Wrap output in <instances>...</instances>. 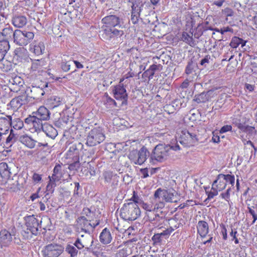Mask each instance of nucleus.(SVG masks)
<instances>
[{"mask_svg":"<svg viewBox=\"0 0 257 257\" xmlns=\"http://www.w3.org/2000/svg\"><path fill=\"white\" fill-rule=\"evenodd\" d=\"M140 215V209L135 203H124L120 210V217L126 221L135 220Z\"/></svg>","mask_w":257,"mask_h":257,"instance_id":"1","label":"nucleus"},{"mask_svg":"<svg viewBox=\"0 0 257 257\" xmlns=\"http://www.w3.org/2000/svg\"><path fill=\"white\" fill-rule=\"evenodd\" d=\"M27 230H23L22 234L25 239H30L32 237V235H37L40 233L39 228L40 223L37 218L34 215L26 216L24 218Z\"/></svg>","mask_w":257,"mask_h":257,"instance_id":"2","label":"nucleus"},{"mask_svg":"<svg viewBox=\"0 0 257 257\" xmlns=\"http://www.w3.org/2000/svg\"><path fill=\"white\" fill-rule=\"evenodd\" d=\"M170 151L169 146L165 144H158L153 149L150 155V162L155 163L156 162H163L165 161L169 156Z\"/></svg>","mask_w":257,"mask_h":257,"instance_id":"3","label":"nucleus"},{"mask_svg":"<svg viewBox=\"0 0 257 257\" xmlns=\"http://www.w3.org/2000/svg\"><path fill=\"white\" fill-rule=\"evenodd\" d=\"M105 139L103 129L100 127H96L88 133L86 144L88 146L94 147L103 142Z\"/></svg>","mask_w":257,"mask_h":257,"instance_id":"4","label":"nucleus"},{"mask_svg":"<svg viewBox=\"0 0 257 257\" xmlns=\"http://www.w3.org/2000/svg\"><path fill=\"white\" fill-rule=\"evenodd\" d=\"M101 22L105 27L125 28L122 18L115 15L114 12H113V14L110 13L109 15L103 18Z\"/></svg>","mask_w":257,"mask_h":257,"instance_id":"5","label":"nucleus"},{"mask_svg":"<svg viewBox=\"0 0 257 257\" xmlns=\"http://www.w3.org/2000/svg\"><path fill=\"white\" fill-rule=\"evenodd\" d=\"M34 37V34L32 32L16 30L14 33V43L19 46H26Z\"/></svg>","mask_w":257,"mask_h":257,"instance_id":"6","label":"nucleus"},{"mask_svg":"<svg viewBox=\"0 0 257 257\" xmlns=\"http://www.w3.org/2000/svg\"><path fill=\"white\" fill-rule=\"evenodd\" d=\"M93 243V236L91 233H88L81 234L80 237H77L74 243V245L78 249L85 248L86 251L90 252L92 249Z\"/></svg>","mask_w":257,"mask_h":257,"instance_id":"7","label":"nucleus"},{"mask_svg":"<svg viewBox=\"0 0 257 257\" xmlns=\"http://www.w3.org/2000/svg\"><path fill=\"white\" fill-rule=\"evenodd\" d=\"M64 249L61 244L52 243L45 246L41 252L43 257H58Z\"/></svg>","mask_w":257,"mask_h":257,"instance_id":"8","label":"nucleus"},{"mask_svg":"<svg viewBox=\"0 0 257 257\" xmlns=\"http://www.w3.org/2000/svg\"><path fill=\"white\" fill-rule=\"evenodd\" d=\"M50 90L48 87V83L45 82L41 87L32 86L31 88L27 89L26 92L27 94L26 95L34 99L38 100L41 99L44 94L48 93Z\"/></svg>","mask_w":257,"mask_h":257,"instance_id":"9","label":"nucleus"},{"mask_svg":"<svg viewBox=\"0 0 257 257\" xmlns=\"http://www.w3.org/2000/svg\"><path fill=\"white\" fill-rule=\"evenodd\" d=\"M112 92L115 99L122 100V105L127 104L128 95L122 84L114 86Z\"/></svg>","mask_w":257,"mask_h":257,"instance_id":"10","label":"nucleus"},{"mask_svg":"<svg viewBox=\"0 0 257 257\" xmlns=\"http://www.w3.org/2000/svg\"><path fill=\"white\" fill-rule=\"evenodd\" d=\"M83 145L81 143L71 144L66 153V158L72 160L79 159L80 152L82 150Z\"/></svg>","mask_w":257,"mask_h":257,"instance_id":"11","label":"nucleus"},{"mask_svg":"<svg viewBox=\"0 0 257 257\" xmlns=\"http://www.w3.org/2000/svg\"><path fill=\"white\" fill-rule=\"evenodd\" d=\"M146 220L149 221L152 226L155 228L159 227L164 222L165 217L160 216L158 213L146 212Z\"/></svg>","mask_w":257,"mask_h":257,"instance_id":"12","label":"nucleus"},{"mask_svg":"<svg viewBox=\"0 0 257 257\" xmlns=\"http://www.w3.org/2000/svg\"><path fill=\"white\" fill-rule=\"evenodd\" d=\"M32 114L35 115V117L40 125L43 124V120H49L50 117V111L44 106H40L36 111L33 112Z\"/></svg>","mask_w":257,"mask_h":257,"instance_id":"13","label":"nucleus"},{"mask_svg":"<svg viewBox=\"0 0 257 257\" xmlns=\"http://www.w3.org/2000/svg\"><path fill=\"white\" fill-rule=\"evenodd\" d=\"M28 98L26 95H19L12 99L9 105L14 110H17L23 105L27 103Z\"/></svg>","mask_w":257,"mask_h":257,"instance_id":"14","label":"nucleus"},{"mask_svg":"<svg viewBox=\"0 0 257 257\" xmlns=\"http://www.w3.org/2000/svg\"><path fill=\"white\" fill-rule=\"evenodd\" d=\"M42 130L45 134L50 138L54 139L58 135L57 130L51 124L44 123L40 125L38 131Z\"/></svg>","mask_w":257,"mask_h":257,"instance_id":"15","label":"nucleus"},{"mask_svg":"<svg viewBox=\"0 0 257 257\" xmlns=\"http://www.w3.org/2000/svg\"><path fill=\"white\" fill-rule=\"evenodd\" d=\"M12 234L6 229L0 231V244L1 247L9 246L12 241Z\"/></svg>","mask_w":257,"mask_h":257,"instance_id":"16","label":"nucleus"},{"mask_svg":"<svg viewBox=\"0 0 257 257\" xmlns=\"http://www.w3.org/2000/svg\"><path fill=\"white\" fill-rule=\"evenodd\" d=\"M162 68V66L160 64H153L151 65L148 69L146 70L142 74L143 78L146 80L148 78L150 80L153 78L155 72L160 71Z\"/></svg>","mask_w":257,"mask_h":257,"instance_id":"17","label":"nucleus"},{"mask_svg":"<svg viewBox=\"0 0 257 257\" xmlns=\"http://www.w3.org/2000/svg\"><path fill=\"white\" fill-rule=\"evenodd\" d=\"M137 154L138 159L134 161V163L140 165L143 164L146 161L148 157H150L151 155L150 152L145 147H143Z\"/></svg>","mask_w":257,"mask_h":257,"instance_id":"18","label":"nucleus"},{"mask_svg":"<svg viewBox=\"0 0 257 257\" xmlns=\"http://www.w3.org/2000/svg\"><path fill=\"white\" fill-rule=\"evenodd\" d=\"M12 124V116L0 117V131L7 134Z\"/></svg>","mask_w":257,"mask_h":257,"instance_id":"19","label":"nucleus"},{"mask_svg":"<svg viewBox=\"0 0 257 257\" xmlns=\"http://www.w3.org/2000/svg\"><path fill=\"white\" fill-rule=\"evenodd\" d=\"M46 61L42 59L32 60L31 70L33 72H43V69L46 68Z\"/></svg>","mask_w":257,"mask_h":257,"instance_id":"20","label":"nucleus"},{"mask_svg":"<svg viewBox=\"0 0 257 257\" xmlns=\"http://www.w3.org/2000/svg\"><path fill=\"white\" fill-rule=\"evenodd\" d=\"M112 236L111 231L107 228H104L99 235V240L103 244H107L112 241Z\"/></svg>","mask_w":257,"mask_h":257,"instance_id":"21","label":"nucleus"},{"mask_svg":"<svg viewBox=\"0 0 257 257\" xmlns=\"http://www.w3.org/2000/svg\"><path fill=\"white\" fill-rule=\"evenodd\" d=\"M12 24L17 28H21L25 26L27 23V18L22 15H15L13 17Z\"/></svg>","mask_w":257,"mask_h":257,"instance_id":"22","label":"nucleus"},{"mask_svg":"<svg viewBox=\"0 0 257 257\" xmlns=\"http://www.w3.org/2000/svg\"><path fill=\"white\" fill-rule=\"evenodd\" d=\"M197 232L201 237H205L209 232L208 223L203 220L199 221L197 225Z\"/></svg>","mask_w":257,"mask_h":257,"instance_id":"23","label":"nucleus"},{"mask_svg":"<svg viewBox=\"0 0 257 257\" xmlns=\"http://www.w3.org/2000/svg\"><path fill=\"white\" fill-rule=\"evenodd\" d=\"M212 93V91L211 90L206 92L204 91L200 94L195 95L193 100L198 103L206 102L211 98Z\"/></svg>","mask_w":257,"mask_h":257,"instance_id":"24","label":"nucleus"},{"mask_svg":"<svg viewBox=\"0 0 257 257\" xmlns=\"http://www.w3.org/2000/svg\"><path fill=\"white\" fill-rule=\"evenodd\" d=\"M15 33V31H13L12 27L7 25L6 26V27L3 29L2 32H0V39L8 40L12 38L13 36L14 39Z\"/></svg>","mask_w":257,"mask_h":257,"instance_id":"25","label":"nucleus"},{"mask_svg":"<svg viewBox=\"0 0 257 257\" xmlns=\"http://www.w3.org/2000/svg\"><path fill=\"white\" fill-rule=\"evenodd\" d=\"M71 57L67 55H63L61 63V68L63 71L67 72L70 70L71 66L73 65V61Z\"/></svg>","mask_w":257,"mask_h":257,"instance_id":"26","label":"nucleus"},{"mask_svg":"<svg viewBox=\"0 0 257 257\" xmlns=\"http://www.w3.org/2000/svg\"><path fill=\"white\" fill-rule=\"evenodd\" d=\"M19 140L23 144L30 149L35 147L36 141L27 135L21 136Z\"/></svg>","mask_w":257,"mask_h":257,"instance_id":"27","label":"nucleus"},{"mask_svg":"<svg viewBox=\"0 0 257 257\" xmlns=\"http://www.w3.org/2000/svg\"><path fill=\"white\" fill-rule=\"evenodd\" d=\"M61 168V166L60 164H57L53 169L52 176H49V178L53 181H59L62 177Z\"/></svg>","mask_w":257,"mask_h":257,"instance_id":"28","label":"nucleus"},{"mask_svg":"<svg viewBox=\"0 0 257 257\" xmlns=\"http://www.w3.org/2000/svg\"><path fill=\"white\" fill-rule=\"evenodd\" d=\"M62 99L55 95L50 96L47 100V104L54 108L59 106L62 103Z\"/></svg>","mask_w":257,"mask_h":257,"instance_id":"29","label":"nucleus"},{"mask_svg":"<svg viewBox=\"0 0 257 257\" xmlns=\"http://www.w3.org/2000/svg\"><path fill=\"white\" fill-rule=\"evenodd\" d=\"M191 134L188 131L183 132V135L180 138V143L185 147L192 146L191 145Z\"/></svg>","mask_w":257,"mask_h":257,"instance_id":"30","label":"nucleus"},{"mask_svg":"<svg viewBox=\"0 0 257 257\" xmlns=\"http://www.w3.org/2000/svg\"><path fill=\"white\" fill-rule=\"evenodd\" d=\"M0 175L2 178L5 179H8L11 177L10 169L7 163L5 162L0 163Z\"/></svg>","mask_w":257,"mask_h":257,"instance_id":"31","label":"nucleus"},{"mask_svg":"<svg viewBox=\"0 0 257 257\" xmlns=\"http://www.w3.org/2000/svg\"><path fill=\"white\" fill-rule=\"evenodd\" d=\"M25 122L28 124L33 126L35 128V131H38V129L40 127V124L37 120L35 115H29L28 117L25 118Z\"/></svg>","mask_w":257,"mask_h":257,"instance_id":"32","label":"nucleus"},{"mask_svg":"<svg viewBox=\"0 0 257 257\" xmlns=\"http://www.w3.org/2000/svg\"><path fill=\"white\" fill-rule=\"evenodd\" d=\"M82 213L88 218L89 222L94 221L97 219L98 215L96 214V211H92L89 208H84L82 210Z\"/></svg>","mask_w":257,"mask_h":257,"instance_id":"33","label":"nucleus"},{"mask_svg":"<svg viewBox=\"0 0 257 257\" xmlns=\"http://www.w3.org/2000/svg\"><path fill=\"white\" fill-rule=\"evenodd\" d=\"M174 193L175 191L173 190H165L164 189V195L163 200L167 202H175L176 200H174Z\"/></svg>","mask_w":257,"mask_h":257,"instance_id":"34","label":"nucleus"},{"mask_svg":"<svg viewBox=\"0 0 257 257\" xmlns=\"http://www.w3.org/2000/svg\"><path fill=\"white\" fill-rule=\"evenodd\" d=\"M196 65L195 63L193 62L192 61H189L188 62L187 65L186 67L185 73L188 76L190 75L189 76L190 78L193 79L194 78L193 75L196 76V73H195V68L196 67Z\"/></svg>","mask_w":257,"mask_h":257,"instance_id":"35","label":"nucleus"},{"mask_svg":"<svg viewBox=\"0 0 257 257\" xmlns=\"http://www.w3.org/2000/svg\"><path fill=\"white\" fill-rule=\"evenodd\" d=\"M181 39L182 41L192 47L196 45L195 41L193 39L192 36H190L187 32H184L182 33Z\"/></svg>","mask_w":257,"mask_h":257,"instance_id":"36","label":"nucleus"},{"mask_svg":"<svg viewBox=\"0 0 257 257\" xmlns=\"http://www.w3.org/2000/svg\"><path fill=\"white\" fill-rule=\"evenodd\" d=\"M243 142L244 145V150L245 153L247 155L250 154L251 157L252 153V149H254V153L256 152L257 149L254 147L253 143L249 140H244L243 141Z\"/></svg>","mask_w":257,"mask_h":257,"instance_id":"37","label":"nucleus"},{"mask_svg":"<svg viewBox=\"0 0 257 257\" xmlns=\"http://www.w3.org/2000/svg\"><path fill=\"white\" fill-rule=\"evenodd\" d=\"M32 49L35 55L39 56L44 53L45 47L44 43L40 42L35 45Z\"/></svg>","mask_w":257,"mask_h":257,"instance_id":"38","label":"nucleus"},{"mask_svg":"<svg viewBox=\"0 0 257 257\" xmlns=\"http://www.w3.org/2000/svg\"><path fill=\"white\" fill-rule=\"evenodd\" d=\"M219 178L222 182H225L226 184L229 183L233 187L234 184L235 178L233 175L230 174L224 175L223 174H219Z\"/></svg>","mask_w":257,"mask_h":257,"instance_id":"39","label":"nucleus"},{"mask_svg":"<svg viewBox=\"0 0 257 257\" xmlns=\"http://www.w3.org/2000/svg\"><path fill=\"white\" fill-rule=\"evenodd\" d=\"M215 185H216L217 189L219 191L224 189L226 186L225 182H222L220 180L219 178V174L217 176V179L213 182L212 186H214Z\"/></svg>","mask_w":257,"mask_h":257,"instance_id":"40","label":"nucleus"},{"mask_svg":"<svg viewBox=\"0 0 257 257\" xmlns=\"http://www.w3.org/2000/svg\"><path fill=\"white\" fill-rule=\"evenodd\" d=\"M105 96H106V99L104 104L107 108H112L113 107L117 106V103L116 101L109 96L107 93H105Z\"/></svg>","mask_w":257,"mask_h":257,"instance_id":"41","label":"nucleus"},{"mask_svg":"<svg viewBox=\"0 0 257 257\" xmlns=\"http://www.w3.org/2000/svg\"><path fill=\"white\" fill-rule=\"evenodd\" d=\"M232 123L235 126L237 127L241 131L245 125V123L241 120L240 116L233 117L232 119Z\"/></svg>","mask_w":257,"mask_h":257,"instance_id":"42","label":"nucleus"},{"mask_svg":"<svg viewBox=\"0 0 257 257\" xmlns=\"http://www.w3.org/2000/svg\"><path fill=\"white\" fill-rule=\"evenodd\" d=\"M17 138L18 136L14 133L13 130H11L10 134L6 139V144L11 146L12 144L16 142Z\"/></svg>","mask_w":257,"mask_h":257,"instance_id":"43","label":"nucleus"},{"mask_svg":"<svg viewBox=\"0 0 257 257\" xmlns=\"http://www.w3.org/2000/svg\"><path fill=\"white\" fill-rule=\"evenodd\" d=\"M10 49V45L8 40L0 39V51L8 52Z\"/></svg>","mask_w":257,"mask_h":257,"instance_id":"44","label":"nucleus"},{"mask_svg":"<svg viewBox=\"0 0 257 257\" xmlns=\"http://www.w3.org/2000/svg\"><path fill=\"white\" fill-rule=\"evenodd\" d=\"M102 37L106 40H110L112 39L111 32V28L106 27L103 30Z\"/></svg>","mask_w":257,"mask_h":257,"instance_id":"45","label":"nucleus"},{"mask_svg":"<svg viewBox=\"0 0 257 257\" xmlns=\"http://www.w3.org/2000/svg\"><path fill=\"white\" fill-rule=\"evenodd\" d=\"M182 105V103L180 99H175L172 102L171 104L167 106V108L172 110L171 108H173L174 110H178L180 109Z\"/></svg>","mask_w":257,"mask_h":257,"instance_id":"46","label":"nucleus"},{"mask_svg":"<svg viewBox=\"0 0 257 257\" xmlns=\"http://www.w3.org/2000/svg\"><path fill=\"white\" fill-rule=\"evenodd\" d=\"M24 126L23 121L20 118H17L13 121L12 120V124L11 126H13L16 130H20Z\"/></svg>","mask_w":257,"mask_h":257,"instance_id":"47","label":"nucleus"},{"mask_svg":"<svg viewBox=\"0 0 257 257\" xmlns=\"http://www.w3.org/2000/svg\"><path fill=\"white\" fill-rule=\"evenodd\" d=\"M66 251L70 254L71 257L76 256L78 253V250L73 245L68 244L66 247Z\"/></svg>","mask_w":257,"mask_h":257,"instance_id":"48","label":"nucleus"},{"mask_svg":"<svg viewBox=\"0 0 257 257\" xmlns=\"http://www.w3.org/2000/svg\"><path fill=\"white\" fill-rule=\"evenodd\" d=\"M169 221H170L169 224L173 225V226H171L166 229V230L169 231V234L170 235L175 229H177L179 227V224L177 223V220L174 219H171Z\"/></svg>","mask_w":257,"mask_h":257,"instance_id":"49","label":"nucleus"},{"mask_svg":"<svg viewBox=\"0 0 257 257\" xmlns=\"http://www.w3.org/2000/svg\"><path fill=\"white\" fill-rule=\"evenodd\" d=\"M73 162L69 165L68 169L70 170L76 171L80 167L79 159L72 160Z\"/></svg>","mask_w":257,"mask_h":257,"instance_id":"50","label":"nucleus"},{"mask_svg":"<svg viewBox=\"0 0 257 257\" xmlns=\"http://www.w3.org/2000/svg\"><path fill=\"white\" fill-rule=\"evenodd\" d=\"M56 181H53L51 179H50L47 186H46V191L49 193V194H52L54 191V188L56 186Z\"/></svg>","mask_w":257,"mask_h":257,"instance_id":"51","label":"nucleus"},{"mask_svg":"<svg viewBox=\"0 0 257 257\" xmlns=\"http://www.w3.org/2000/svg\"><path fill=\"white\" fill-rule=\"evenodd\" d=\"M112 38L114 37H121L124 35V32L122 29H117L115 28H111V32Z\"/></svg>","mask_w":257,"mask_h":257,"instance_id":"52","label":"nucleus"},{"mask_svg":"<svg viewBox=\"0 0 257 257\" xmlns=\"http://www.w3.org/2000/svg\"><path fill=\"white\" fill-rule=\"evenodd\" d=\"M241 42V38L234 36L232 38L229 45L232 48H236L240 45Z\"/></svg>","mask_w":257,"mask_h":257,"instance_id":"53","label":"nucleus"},{"mask_svg":"<svg viewBox=\"0 0 257 257\" xmlns=\"http://www.w3.org/2000/svg\"><path fill=\"white\" fill-rule=\"evenodd\" d=\"M152 240L153 241L154 245L160 244L163 240V238L158 233H155L152 237Z\"/></svg>","mask_w":257,"mask_h":257,"instance_id":"54","label":"nucleus"},{"mask_svg":"<svg viewBox=\"0 0 257 257\" xmlns=\"http://www.w3.org/2000/svg\"><path fill=\"white\" fill-rule=\"evenodd\" d=\"M164 195V189L161 188L157 189L154 194V199L156 201H159L160 200L161 198L163 197Z\"/></svg>","mask_w":257,"mask_h":257,"instance_id":"55","label":"nucleus"},{"mask_svg":"<svg viewBox=\"0 0 257 257\" xmlns=\"http://www.w3.org/2000/svg\"><path fill=\"white\" fill-rule=\"evenodd\" d=\"M241 131L242 132L248 133V134H250L251 135L252 134H255L256 133V131L254 127L245 124Z\"/></svg>","mask_w":257,"mask_h":257,"instance_id":"56","label":"nucleus"},{"mask_svg":"<svg viewBox=\"0 0 257 257\" xmlns=\"http://www.w3.org/2000/svg\"><path fill=\"white\" fill-rule=\"evenodd\" d=\"M130 201H133L132 203H135L136 205H140L144 202L141 199H140L138 195H136L135 191L133 192V196L130 199Z\"/></svg>","mask_w":257,"mask_h":257,"instance_id":"57","label":"nucleus"},{"mask_svg":"<svg viewBox=\"0 0 257 257\" xmlns=\"http://www.w3.org/2000/svg\"><path fill=\"white\" fill-rule=\"evenodd\" d=\"M230 228H231V231L229 233V235L230 236H231L232 237V240H234V243L235 244H238L239 243V240L238 239H237V238L236 237V234L237 233V231H236V229H235V228H232V226L231 225L230 226Z\"/></svg>","mask_w":257,"mask_h":257,"instance_id":"58","label":"nucleus"},{"mask_svg":"<svg viewBox=\"0 0 257 257\" xmlns=\"http://www.w3.org/2000/svg\"><path fill=\"white\" fill-rule=\"evenodd\" d=\"M128 255L127 248H122L118 250L115 254V257H127Z\"/></svg>","mask_w":257,"mask_h":257,"instance_id":"59","label":"nucleus"},{"mask_svg":"<svg viewBox=\"0 0 257 257\" xmlns=\"http://www.w3.org/2000/svg\"><path fill=\"white\" fill-rule=\"evenodd\" d=\"M212 189L214 190V191L212 192H206V193H207L208 197L205 200L204 202H208L210 199L213 198L215 196L217 195L218 194L217 191L214 188L213 186L212 187Z\"/></svg>","mask_w":257,"mask_h":257,"instance_id":"60","label":"nucleus"},{"mask_svg":"<svg viewBox=\"0 0 257 257\" xmlns=\"http://www.w3.org/2000/svg\"><path fill=\"white\" fill-rule=\"evenodd\" d=\"M231 191V187L228 188L226 191L224 192H222L220 194V197L225 199L226 201L229 202L230 199V192Z\"/></svg>","mask_w":257,"mask_h":257,"instance_id":"61","label":"nucleus"},{"mask_svg":"<svg viewBox=\"0 0 257 257\" xmlns=\"http://www.w3.org/2000/svg\"><path fill=\"white\" fill-rule=\"evenodd\" d=\"M32 180L35 184L41 182L42 180V175L34 173L32 176Z\"/></svg>","mask_w":257,"mask_h":257,"instance_id":"62","label":"nucleus"},{"mask_svg":"<svg viewBox=\"0 0 257 257\" xmlns=\"http://www.w3.org/2000/svg\"><path fill=\"white\" fill-rule=\"evenodd\" d=\"M103 177L106 182L110 183L113 177V175L112 172L106 171L103 173Z\"/></svg>","mask_w":257,"mask_h":257,"instance_id":"63","label":"nucleus"},{"mask_svg":"<svg viewBox=\"0 0 257 257\" xmlns=\"http://www.w3.org/2000/svg\"><path fill=\"white\" fill-rule=\"evenodd\" d=\"M210 59V56L209 55L205 56L204 58L202 59L200 61V64L204 67H206L207 65L209 63V60Z\"/></svg>","mask_w":257,"mask_h":257,"instance_id":"64","label":"nucleus"}]
</instances>
